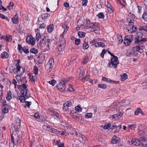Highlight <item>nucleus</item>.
<instances>
[{
	"mask_svg": "<svg viewBox=\"0 0 147 147\" xmlns=\"http://www.w3.org/2000/svg\"><path fill=\"white\" fill-rule=\"evenodd\" d=\"M18 87L19 89L21 90L20 93L22 95L20 96L19 99L21 102H24L26 100L25 96H26L27 93V87L25 84H22L21 85H18Z\"/></svg>",
	"mask_w": 147,
	"mask_h": 147,
	"instance_id": "f257e3e1",
	"label": "nucleus"
},
{
	"mask_svg": "<svg viewBox=\"0 0 147 147\" xmlns=\"http://www.w3.org/2000/svg\"><path fill=\"white\" fill-rule=\"evenodd\" d=\"M108 53L113 57L111 59V62L109 63L110 67L113 68H116L117 65L119 63L118 57L113 55L109 51H108Z\"/></svg>",
	"mask_w": 147,
	"mask_h": 147,
	"instance_id": "f03ea898",
	"label": "nucleus"
},
{
	"mask_svg": "<svg viewBox=\"0 0 147 147\" xmlns=\"http://www.w3.org/2000/svg\"><path fill=\"white\" fill-rule=\"evenodd\" d=\"M66 45V42L65 38H62L60 40L58 48V50L59 51H63Z\"/></svg>",
	"mask_w": 147,
	"mask_h": 147,
	"instance_id": "7ed1b4c3",
	"label": "nucleus"
},
{
	"mask_svg": "<svg viewBox=\"0 0 147 147\" xmlns=\"http://www.w3.org/2000/svg\"><path fill=\"white\" fill-rule=\"evenodd\" d=\"M16 61H17V63L16 64V72H18L20 75L22 74V73H24V71L22 67H21L20 65V60L19 59H18L16 60Z\"/></svg>",
	"mask_w": 147,
	"mask_h": 147,
	"instance_id": "20e7f679",
	"label": "nucleus"
},
{
	"mask_svg": "<svg viewBox=\"0 0 147 147\" xmlns=\"http://www.w3.org/2000/svg\"><path fill=\"white\" fill-rule=\"evenodd\" d=\"M133 36L131 34L125 36L124 41V43L126 46H128L133 40Z\"/></svg>",
	"mask_w": 147,
	"mask_h": 147,
	"instance_id": "39448f33",
	"label": "nucleus"
},
{
	"mask_svg": "<svg viewBox=\"0 0 147 147\" xmlns=\"http://www.w3.org/2000/svg\"><path fill=\"white\" fill-rule=\"evenodd\" d=\"M48 112L49 114L51 115L55 119L57 120L59 119V114L52 109H48Z\"/></svg>",
	"mask_w": 147,
	"mask_h": 147,
	"instance_id": "423d86ee",
	"label": "nucleus"
},
{
	"mask_svg": "<svg viewBox=\"0 0 147 147\" xmlns=\"http://www.w3.org/2000/svg\"><path fill=\"white\" fill-rule=\"evenodd\" d=\"M58 90L61 91H63L66 88V86L63 82H61L57 86Z\"/></svg>",
	"mask_w": 147,
	"mask_h": 147,
	"instance_id": "0eeeda50",
	"label": "nucleus"
},
{
	"mask_svg": "<svg viewBox=\"0 0 147 147\" xmlns=\"http://www.w3.org/2000/svg\"><path fill=\"white\" fill-rule=\"evenodd\" d=\"M71 105L72 103L71 101L70 100L65 102L63 104V110L65 111L69 110V107H71Z\"/></svg>",
	"mask_w": 147,
	"mask_h": 147,
	"instance_id": "6e6552de",
	"label": "nucleus"
},
{
	"mask_svg": "<svg viewBox=\"0 0 147 147\" xmlns=\"http://www.w3.org/2000/svg\"><path fill=\"white\" fill-rule=\"evenodd\" d=\"M123 111L119 112L118 113H117L113 115H111L110 118L112 119H115V120L118 119L123 115Z\"/></svg>",
	"mask_w": 147,
	"mask_h": 147,
	"instance_id": "1a4fd4ad",
	"label": "nucleus"
},
{
	"mask_svg": "<svg viewBox=\"0 0 147 147\" xmlns=\"http://www.w3.org/2000/svg\"><path fill=\"white\" fill-rule=\"evenodd\" d=\"M145 48L144 46L139 45L133 48V50H136L140 53L144 52V49Z\"/></svg>",
	"mask_w": 147,
	"mask_h": 147,
	"instance_id": "9d476101",
	"label": "nucleus"
},
{
	"mask_svg": "<svg viewBox=\"0 0 147 147\" xmlns=\"http://www.w3.org/2000/svg\"><path fill=\"white\" fill-rule=\"evenodd\" d=\"M54 61L53 59H50L49 60L47 64L46 65L45 68L48 70L51 69L54 64Z\"/></svg>",
	"mask_w": 147,
	"mask_h": 147,
	"instance_id": "9b49d317",
	"label": "nucleus"
},
{
	"mask_svg": "<svg viewBox=\"0 0 147 147\" xmlns=\"http://www.w3.org/2000/svg\"><path fill=\"white\" fill-rule=\"evenodd\" d=\"M90 43H92V45H94L96 47H105V45L104 43L102 42H99L96 41L95 40L91 41Z\"/></svg>",
	"mask_w": 147,
	"mask_h": 147,
	"instance_id": "f8f14e48",
	"label": "nucleus"
},
{
	"mask_svg": "<svg viewBox=\"0 0 147 147\" xmlns=\"http://www.w3.org/2000/svg\"><path fill=\"white\" fill-rule=\"evenodd\" d=\"M147 40V38L135 37V42L136 43L139 44L143 42H146Z\"/></svg>",
	"mask_w": 147,
	"mask_h": 147,
	"instance_id": "ddd939ff",
	"label": "nucleus"
},
{
	"mask_svg": "<svg viewBox=\"0 0 147 147\" xmlns=\"http://www.w3.org/2000/svg\"><path fill=\"white\" fill-rule=\"evenodd\" d=\"M131 144L133 146H138L140 144L141 142L138 139H134L131 141Z\"/></svg>",
	"mask_w": 147,
	"mask_h": 147,
	"instance_id": "4468645a",
	"label": "nucleus"
},
{
	"mask_svg": "<svg viewBox=\"0 0 147 147\" xmlns=\"http://www.w3.org/2000/svg\"><path fill=\"white\" fill-rule=\"evenodd\" d=\"M102 80L103 81L107 82L108 83L112 84H118L119 81L111 80L110 79L108 78L105 77H102Z\"/></svg>",
	"mask_w": 147,
	"mask_h": 147,
	"instance_id": "2eb2a0df",
	"label": "nucleus"
},
{
	"mask_svg": "<svg viewBox=\"0 0 147 147\" xmlns=\"http://www.w3.org/2000/svg\"><path fill=\"white\" fill-rule=\"evenodd\" d=\"M12 21L13 24H17L19 23L18 14H16L12 18Z\"/></svg>",
	"mask_w": 147,
	"mask_h": 147,
	"instance_id": "dca6fc26",
	"label": "nucleus"
},
{
	"mask_svg": "<svg viewBox=\"0 0 147 147\" xmlns=\"http://www.w3.org/2000/svg\"><path fill=\"white\" fill-rule=\"evenodd\" d=\"M30 39L29 41L28 40V38H26V42L28 43H30L32 45H34L35 44V39L34 38L32 37H30Z\"/></svg>",
	"mask_w": 147,
	"mask_h": 147,
	"instance_id": "f3484780",
	"label": "nucleus"
},
{
	"mask_svg": "<svg viewBox=\"0 0 147 147\" xmlns=\"http://www.w3.org/2000/svg\"><path fill=\"white\" fill-rule=\"evenodd\" d=\"M36 34V39L37 41H38L41 38V35L40 33V30L37 29L35 30Z\"/></svg>",
	"mask_w": 147,
	"mask_h": 147,
	"instance_id": "a211bd4d",
	"label": "nucleus"
},
{
	"mask_svg": "<svg viewBox=\"0 0 147 147\" xmlns=\"http://www.w3.org/2000/svg\"><path fill=\"white\" fill-rule=\"evenodd\" d=\"M112 127H113V128H111L113 129H116V131H115L118 132L121 128V126L120 125H116L115 124L112 125Z\"/></svg>",
	"mask_w": 147,
	"mask_h": 147,
	"instance_id": "6ab92c4d",
	"label": "nucleus"
},
{
	"mask_svg": "<svg viewBox=\"0 0 147 147\" xmlns=\"http://www.w3.org/2000/svg\"><path fill=\"white\" fill-rule=\"evenodd\" d=\"M119 137L114 136L112 138L111 142L113 144H116L119 141Z\"/></svg>",
	"mask_w": 147,
	"mask_h": 147,
	"instance_id": "aec40b11",
	"label": "nucleus"
},
{
	"mask_svg": "<svg viewBox=\"0 0 147 147\" xmlns=\"http://www.w3.org/2000/svg\"><path fill=\"white\" fill-rule=\"evenodd\" d=\"M141 140L140 142H141V143L140 144L142 146L144 147L147 146V141L144 137L141 138Z\"/></svg>",
	"mask_w": 147,
	"mask_h": 147,
	"instance_id": "412c9836",
	"label": "nucleus"
},
{
	"mask_svg": "<svg viewBox=\"0 0 147 147\" xmlns=\"http://www.w3.org/2000/svg\"><path fill=\"white\" fill-rule=\"evenodd\" d=\"M74 114V116L75 117L76 120L78 121H80L82 119V117L78 114L77 113L75 112Z\"/></svg>",
	"mask_w": 147,
	"mask_h": 147,
	"instance_id": "4be33fe9",
	"label": "nucleus"
},
{
	"mask_svg": "<svg viewBox=\"0 0 147 147\" xmlns=\"http://www.w3.org/2000/svg\"><path fill=\"white\" fill-rule=\"evenodd\" d=\"M130 101L129 100H125L120 102V105L121 106H124L129 104Z\"/></svg>",
	"mask_w": 147,
	"mask_h": 147,
	"instance_id": "5701e85b",
	"label": "nucleus"
},
{
	"mask_svg": "<svg viewBox=\"0 0 147 147\" xmlns=\"http://www.w3.org/2000/svg\"><path fill=\"white\" fill-rule=\"evenodd\" d=\"M48 32L51 33L53 30L54 25L53 24H50L47 27Z\"/></svg>",
	"mask_w": 147,
	"mask_h": 147,
	"instance_id": "b1692460",
	"label": "nucleus"
},
{
	"mask_svg": "<svg viewBox=\"0 0 147 147\" xmlns=\"http://www.w3.org/2000/svg\"><path fill=\"white\" fill-rule=\"evenodd\" d=\"M55 145H57L58 147H64V144L63 143H61L59 140L57 141V142L54 144Z\"/></svg>",
	"mask_w": 147,
	"mask_h": 147,
	"instance_id": "393cba45",
	"label": "nucleus"
},
{
	"mask_svg": "<svg viewBox=\"0 0 147 147\" xmlns=\"http://www.w3.org/2000/svg\"><path fill=\"white\" fill-rule=\"evenodd\" d=\"M50 16V14L47 13H43L41 15L42 19L43 21L46 18L49 17Z\"/></svg>",
	"mask_w": 147,
	"mask_h": 147,
	"instance_id": "a878e982",
	"label": "nucleus"
},
{
	"mask_svg": "<svg viewBox=\"0 0 147 147\" xmlns=\"http://www.w3.org/2000/svg\"><path fill=\"white\" fill-rule=\"evenodd\" d=\"M11 142L10 143V147H14L15 146V142L14 141V138L12 135H11Z\"/></svg>",
	"mask_w": 147,
	"mask_h": 147,
	"instance_id": "bb28decb",
	"label": "nucleus"
},
{
	"mask_svg": "<svg viewBox=\"0 0 147 147\" xmlns=\"http://www.w3.org/2000/svg\"><path fill=\"white\" fill-rule=\"evenodd\" d=\"M79 140L80 142H83V141H86L87 140V138L83 134H81L79 138Z\"/></svg>",
	"mask_w": 147,
	"mask_h": 147,
	"instance_id": "cd10ccee",
	"label": "nucleus"
},
{
	"mask_svg": "<svg viewBox=\"0 0 147 147\" xmlns=\"http://www.w3.org/2000/svg\"><path fill=\"white\" fill-rule=\"evenodd\" d=\"M12 98L11 93L10 91H8L7 92L6 96V99L7 100H10Z\"/></svg>",
	"mask_w": 147,
	"mask_h": 147,
	"instance_id": "c85d7f7f",
	"label": "nucleus"
},
{
	"mask_svg": "<svg viewBox=\"0 0 147 147\" xmlns=\"http://www.w3.org/2000/svg\"><path fill=\"white\" fill-rule=\"evenodd\" d=\"M8 57V53L6 52H4L2 53L1 58L3 59H5Z\"/></svg>",
	"mask_w": 147,
	"mask_h": 147,
	"instance_id": "c756f323",
	"label": "nucleus"
},
{
	"mask_svg": "<svg viewBox=\"0 0 147 147\" xmlns=\"http://www.w3.org/2000/svg\"><path fill=\"white\" fill-rule=\"evenodd\" d=\"M134 113L135 115H138L139 113H141L142 114H143V113L141 109L140 108H138L135 111Z\"/></svg>",
	"mask_w": 147,
	"mask_h": 147,
	"instance_id": "7c9ffc66",
	"label": "nucleus"
},
{
	"mask_svg": "<svg viewBox=\"0 0 147 147\" xmlns=\"http://www.w3.org/2000/svg\"><path fill=\"white\" fill-rule=\"evenodd\" d=\"M90 76V75H87L85 77L82 78L80 79L83 82H84L85 81H88L89 79Z\"/></svg>",
	"mask_w": 147,
	"mask_h": 147,
	"instance_id": "2f4dec72",
	"label": "nucleus"
},
{
	"mask_svg": "<svg viewBox=\"0 0 147 147\" xmlns=\"http://www.w3.org/2000/svg\"><path fill=\"white\" fill-rule=\"evenodd\" d=\"M139 30L140 31L144 30L147 33V24L145 26H141L139 27Z\"/></svg>",
	"mask_w": 147,
	"mask_h": 147,
	"instance_id": "473e14b6",
	"label": "nucleus"
},
{
	"mask_svg": "<svg viewBox=\"0 0 147 147\" xmlns=\"http://www.w3.org/2000/svg\"><path fill=\"white\" fill-rule=\"evenodd\" d=\"M98 86L99 88L103 89H105L107 88V85L105 84H98Z\"/></svg>",
	"mask_w": 147,
	"mask_h": 147,
	"instance_id": "72a5a7b5",
	"label": "nucleus"
},
{
	"mask_svg": "<svg viewBox=\"0 0 147 147\" xmlns=\"http://www.w3.org/2000/svg\"><path fill=\"white\" fill-rule=\"evenodd\" d=\"M127 78V75L126 74H124L121 75V79L122 81H124Z\"/></svg>",
	"mask_w": 147,
	"mask_h": 147,
	"instance_id": "f704fd0d",
	"label": "nucleus"
},
{
	"mask_svg": "<svg viewBox=\"0 0 147 147\" xmlns=\"http://www.w3.org/2000/svg\"><path fill=\"white\" fill-rule=\"evenodd\" d=\"M27 46H26L22 48V50L24 52V53L27 54L29 53L28 49V48Z\"/></svg>",
	"mask_w": 147,
	"mask_h": 147,
	"instance_id": "c9c22d12",
	"label": "nucleus"
},
{
	"mask_svg": "<svg viewBox=\"0 0 147 147\" xmlns=\"http://www.w3.org/2000/svg\"><path fill=\"white\" fill-rule=\"evenodd\" d=\"M78 36L80 38H84L85 37V32L79 31L78 33Z\"/></svg>",
	"mask_w": 147,
	"mask_h": 147,
	"instance_id": "e433bc0d",
	"label": "nucleus"
},
{
	"mask_svg": "<svg viewBox=\"0 0 147 147\" xmlns=\"http://www.w3.org/2000/svg\"><path fill=\"white\" fill-rule=\"evenodd\" d=\"M89 47L88 43L86 42H84L83 44V48L84 49H87Z\"/></svg>",
	"mask_w": 147,
	"mask_h": 147,
	"instance_id": "4c0bfd02",
	"label": "nucleus"
},
{
	"mask_svg": "<svg viewBox=\"0 0 147 147\" xmlns=\"http://www.w3.org/2000/svg\"><path fill=\"white\" fill-rule=\"evenodd\" d=\"M30 52L31 53L36 54L38 52V50L37 49H35L34 48H33L31 49L30 50Z\"/></svg>",
	"mask_w": 147,
	"mask_h": 147,
	"instance_id": "58836bf2",
	"label": "nucleus"
},
{
	"mask_svg": "<svg viewBox=\"0 0 147 147\" xmlns=\"http://www.w3.org/2000/svg\"><path fill=\"white\" fill-rule=\"evenodd\" d=\"M117 37L119 38L118 44H121L122 43L123 41V39L122 38L121 36L119 34L117 35Z\"/></svg>",
	"mask_w": 147,
	"mask_h": 147,
	"instance_id": "ea45409f",
	"label": "nucleus"
},
{
	"mask_svg": "<svg viewBox=\"0 0 147 147\" xmlns=\"http://www.w3.org/2000/svg\"><path fill=\"white\" fill-rule=\"evenodd\" d=\"M111 124L110 123H106L103 126V128L105 129H107L111 126Z\"/></svg>",
	"mask_w": 147,
	"mask_h": 147,
	"instance_id": "a19ab883",
	"label": "nucleus"
},
{
	"mask_svg": "<svg viewBox=\"0 0 147 147\" xmlns=\"http://www.w3.org/2000/svg\"><path fill=\"white\" fill-rule=\"evenodd\" d=\"M16 140L19 146L21 144V142L20 137L18 136L16 138Z\"/></svg>",
	"mask_w": 147,
	"mask_h": 147,
	"instance_id": "79ce46f5",
	"label": "nucleus"
},
{
	"mask_svg": "<svg viewBox=\"0 0 147 147\" xmlns=\"http://www.w3.org/2000/svg\"><path fill=\"white\" fill-rule=\"evenodd\" d=\"M16 78L18 81H20L21 82H27V81L25 80V82H24L23 80H22L20 76L19 75H17L16 76Z\"/></svg>",
	"mask_w": 147,
	"mask_h": 147,
	"instance_id": "37998d69",
	"label": "nucleus"
},
{
	"mask_svg": "<svg viewBox=\"0 0 147 147\" xmlns=\"http://www.w3.org/2000/svg\"><path fill=\"white\" fill-rule=\"evenodd\" d=\"M14 6V3L12 2H10L9 3L8 5V6L7 8L9 10H11Z\"/></svg>",
	"mask_w": 147,
	"mask_h": 147,
	"instance_id": "c03bdc74",
	"label": "nucleus"
},
{
	"mask_svg": "<svg viewBox=\"0 0 147 147\" xmlns=\"http://www.w3.org/2000/svg\"><path fill=\"white\" fill-rule=\"evenodd\" d=\"M142 18L145 22H147V11H145L142 16Z\"/></svg>",
	"mask_w": 147,
	"mask_h": 147,
	"instance_id": "a18cd8bd",
	"label": "nucleus"
},
{
	"mask_svg": "<svg viewBox=\"0 0 147 147\" xmlns=\"http://www.w3.org/2000/svg\"><path fill=\"white\" fill-rule=\"evenodd\" d=\"M75 108L76 111H77L80 112L82 111V109L81 108V107L80 105L76 106Z\"/></svg>",
	"mask_w": 147,
	"mask_h": 147,
	"instance_id": "49530a36",
	"label": "nucleus"
},
{
	"mask_svg": "<svg viewBox=\"0 0 147 147\" xmlns=\"http://www.w3.org/2000/svg\"><path fill=\"white\" fill-rule=\"evenodd\" d=\"M6 41L7 42H10L11 41L12 37V36L10 35H7L6 36Z\"/></svg>",
	"mask_w": 147,
	"mask_h": 147,
	"instance_id": "de8ad7c7",
	"label": "nucleus"
},
{
	"mask_svg": "<svg viewBox=\"0 0 147 147\" xmlns=\"http://www.w3.org/2000/svg\"><path fill=\"white\" fill-rule=\"evenodd\" d=\"M51 132L57 134L60 133V132L59 131L54 128H52Z\"/></svg>",
	"mask_w": 147,
	"mask_h": 147,
	"instance_id": "09e8293b",
	"label": "nucleus"
},
{
	"mask_svg": "<svg viewBox=\"0 0 147 147\" xmlns=\"http://www.w3.org/2000/svg\"><path fill=\"white\" fill-rule=\"evenodd\" d=\"M51 132L57 134L60 133V132L59 131L54 128H52Z\"/></svg>",
	"mask_w": 147,
	"mask_h": 147,
	"instance_id": "8fccbe9b",
	"label": "nucleus"
},
{
	"mask_svg": "<svg viewBox=\"0 0 147 147\" xmlns=\"http://www.w3.org/2000/svg\"><path fill=\"white\" fill-rule=\"evenodd\" d=\"M97 16L99 18H103L104 17V14L102 13H100L97 15Z\"/></svg>",
	"mask_w": 147,
	"mask_h": 147,
	"instance_id": "3c124183",
	"label": "nucleus"
},
{
	"mask_svg": "<svg viewBox=\"0 0 147 147\" xmlns=\"http://www.w3.org/2000/svg\"><path fill=\"white\" fill-rule=\"evenodd\" d=\"M91 24L92 25V27L93 28H96V27L99 28L100 26L97 23L94 24L92 23Z\"/></svg>",
	"mask_w": 147,
	"mask_h": 147,
	"instance_id": "603ef678",
	"label": "nucleus"
},
{
	"mask_svg": "<svg viewBox=\"0 0 147 147\" xmlns=\"http://www.w3.org/2000/svg\"><path fill=\"white\" fill-rule=\"evenodd\" d=\"M89 58L88 56H86L84 57V60L83 61V63L84 64H86L88 61L89 60Z\"/></svg>",
	"mask_w": 147,
	"mask_h": 147,
	"instance_id": "864d4df0",
	"label": "nucleus"
},
{
	"mask_svg": "<svg viewBox=\"0 0 147 147\" xmlns=\"http://www.w3.org/2000/svg\"><path fill=\"white\" fill-rule=\"evenodd\" d=\"M67 90L70 92H72L74 91V89L72 88V86L71 85H69Z\"/></svg>",
	"mask_w": 147,
	"mask_h": 147,
	"instance_id": "5fc2aeb1",
	"label": "nucleus"
},
{
	"mask_svg": "<svg viewBox=\"0 0 147 147\" xmlns=\"http://www.w3.org/2000/svg\"><path fill=\"white\" fill-rule=\"evenodd\" d=\"M77 22L79 26H81L84 24V22L81 20H78Z\"/></svg>",
	"mask_w": 147,
	"mask_h": 147,
	"instance_id": "6e6d98bb",
	"label": "nucleus"
},
{
	"mask_svg": "<svg viewBox=\"0 0 147 147\" xmlns=\"http://www.w3.org/2000/svg\"><path fill=\"white\" fill-rule=\"evenodd\" d=\"M49 84H50L54 86L56 83V81L55 80H52L51 81L49 82Z\"/></svg>",
	"mask_w": 147,
	"mask_h": 147,
	"instance_id": "4d7b16f0",
	"label": "nucleus"
},
{
	"mask_svg": "<svg viewBox=\"0 0 147 147\" xmlns=\"http://www.w3.org/2000/svg\"><path fill=\"white\" fill-rule=\"evenodd\" d=\"M71 79V77L67 78H63L62 79V82H63L65 83L69 81Z\"/></svg>",
	"mask_w": 147,
	"mask_h": 147,
	"instance_id": "13d9d810",
	"label": "nucleus"
},
{
	"mask_svg": "<svg viewBox=\"0 0 147 147\" xmlns=\"http://www.w3.org/2000/svg\"><path fill=\"white\" fill-rule=\"evenodd\" d=\"M92 117V114L91 113H88L86 114L85 116L86 118H91Z\"/></svg>",
	"mask_w": 147,
	"mask_h": 147,
	"instance_id": "bf43d9fd",
	"label": "nucleus"
},
{
	"mask_svg": "<svg viewBox=\"0 0 147 147\" xmlns=\"http://www.w3.org/2000/svg\"><path fill=\"white\" fill-rule=\"evenodd\" d=\"M34 73L35 75H36L38 73V69L36 66H34Z\"/></svg>",
	"mask_w": 147,
	"mask_h": 147,
	"instance_id": "052dcab7",
	"label": "nucleus"
},
{
	"mask_svg": "<svg viewBox=\"0 0 147 147\" xmlns=\"http://www.w3.org/2000/svg\"><path fill=\"white\" fill-rule=\"evenodd\" d=\"M143 35L142 32H139L137 34V37L138 38H143Z\"/></svg>",
	"mask_w": 147,
	"mask_h": 147,
	"instance_id": "680f3d73",
	"label": "nucleus"
},
{
	"mask_svg": "<svg viewBox=\"0 0 147 147\" xmlns=\"http://www.w3.org/2000/svg\"><path fill=\"white\" fill-rule=\"evenodd\" d=\"M80 42V39H76L75 40V44L76 45H79Z\"/></svg>",
	"mask_w": 147,
	"mask_h": 147,
	"instance_id": "e2e57ef3",
	"label": "nucleus"
},
{
	"mask_svg": "<svg viewBox=\"0 0 147 147\" xmlns=\"http://www.w3.org/2000/svg\"><path fill=\"white\" fill-rule=\"evenodd\" d=\"M44 39H43L42 40H40L39 42V44H38V46L39 47H41L42 46V44H44L45 42V41H44Z\"/></svg>",
	"mask_w": 147,
	"mask_h": 147,
	"instance_id": "0e129e2a",
	"label": "nucleus"
},
{
	"mask_svg": "<svg viewBox=\"0 0 147 147\" xmlns=\"http://www.w3.org/2000/svg\"><path fill=\"white\" fill-rule=\"evenodd\" d=\"M107 53V50L103 49L102 53L100 54V56L102 57H104V54Z\"/></svg>",
	"mask_w": 147,
	"mask_h": 147,
	"instance_id": "69168bd1",
	"label": "nucleus"
},
{
	"mask_svg": "<svg viewBox=\"0 0 147 147\" xmlns=\"http://www.w3.org/2000/svg\"><path fill=\"white\" fill-rule=\"evenodd\" d=\"M137 51L136 50H133V48H132L131 52L129 53L130 55L131 54H133L135 55H136L137 54L136 53Z\"/></svg>",
	"mask_w": 147,
	"mask_h": 147,
	"instance_id": "338daca9",
	"label": "nucleus"
},
{
	"mask_svg": "<svg viewBox=\"0 0 147 147\" xmlns=\"http://www.w3.org/2000/svg\"><path fill=\"white\" fill-rule=\"evenodd\" d=\"M142 85L144 88H147V81L146 82L142 83Z\"/></svg>",
	"mask_w": 147,
	"mask_h": 147,
	"instance_id": "774afa93",
	"label": "nucleus"
}]
</instances>
